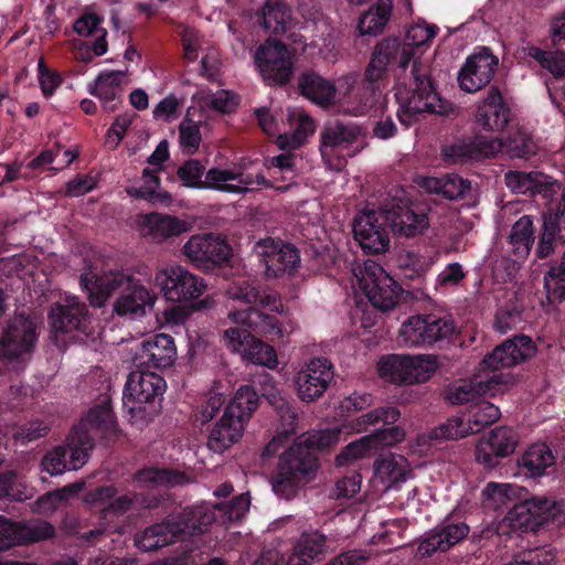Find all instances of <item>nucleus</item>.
Here are the masks:
<instances>
[{
  "instance_id": "nucleus-44",
  "label": "nucleus",
  "mask_w": 565,
  "mask_h": 565,
  "mask_svg": "<svg viewBox=\"0 0 565 565\" xmlns=\"http://www.w3.org/2000/svg\"><path fill=\"white\" fill-rule=\"evenodd\" d=\"M288 121L292 132L280 135L278 146L281 149H298L315 132L313 119L303 111L294 110L288 114Z\"/></svg>"
},
{
  "instance_id": "nucleus-2",
  "label": "nucleus",
  "mask_w": 565,
  "mask_h": 565,
  "mask_svg": "<svg viewBox=\"0 0 565 565\" xmlns=\"http://www.w3.org/2000/svg\"><path fill=\"white\" fill-rule=\"evenodd\" d=\"M79 282L87 291L93 307H103L115 291L120 290L114 303V310L118 316H143L146 307L154 302L146 287L119 270H109L102 275L94 271L85 273L81 275Z\"/></svg>"
},
{
  "instance_id": "nucleus-30",
  "label": "nucleus",
  "mask_w": 565,
  "mask_h": 565,
  "mask_svg": "<svg viewBox=\"0 0 565 565\" xmlns=\"http://www.w3.org/2000/svg\"><path fill=\"white\" fill-rule=\"evenodd\" d=\"M556 463V456L551 446L544 441L529 445L516 458V472L519 477L537 479L550 473Z\"/></svg>"
},
{
  "instance_id": "nucleus-3",
  "label": "nucleus",
  "mask_w": 565,
  "mask_h": 565,
  "mask_svg": "<svg viewBox=\"0 0 565 565\" xmlns=\"http://www.w3.org/2000/svg\"><path fill=\"white\" fill-rule=\"evenodd\" d=\"M153 284L167 301L178 303L164 310L168 323H183L191 312L206 305V300H199L206 284L183 266L172 265L160 269L156 273Z\"/></svg>"
},
{
  "instance_id": "nucleus-63",
  "label": "nucleus",
  "mask_w": 565,
  "mask_h": 565,
  "mask_svg": "<svg viewBox=\"0 0 565 565\" xmlns=\"http://www.w3.org/2000/svg\"><path fill=\"white\" fill-rule=\"evenodd\" d=\"M399 267L404 279L423 278L430 267V263L418 255L407 253L405 258L401 259Z\"/></svg>"
},
{
  "instance_id": "nucleus-16",
  "label": "nucleus",
  "mask_w": 565,
  "mask_h": 565,
  "mask_svg": "<svg viewBox=\"0 0 565 565\" xmlns=\"http://www.w3.org/2000/svg\"><path fill=\"white\" fill-rule=\"evenodd\" d=\"M254 60L267 85H286L294 75V61L289 46L281 41L267 40L256 49Z\"/></svg>"
},
{
  "instance_id": "nucleus-12",
  "label": "nucleus",
  "mask_w": 565,
  "mask_h": 565,
  "mask_svg": "<svg viewBox=\"0 0 565 565\" xmlns=\"http://www.w3.org/2000/svg\"><path fill=\"white\" fill-rule=\"evenodd\" d=\"M456 333L457 324L449 315H415L402 323L398 340L411 348L433 345L449 342Z\"/></svg>"
},
{
  "instance_id": "nucleus-38",
  "label": "nucleus",
  "mask_w": 565,
  "mask_h": 565,
  "mask_svg": "<svg viewBox=\"0 0 565 565\" xmlns=\"http://www.w3.org/2000/svg\"><path fill=\"white\" fill-rule=\"evenodd\" d=\"M424 188L429 193L441 195L447 200L473 199L471 181L456 173H447L441 177H428L424 180Z\"/></svg>"
},
{
  "instance_id": "nucleus-18",
  "label": "nucleus",
  "mask_w": 565,
  "mask_h": 565,
  "mask_svg": "<svg viewBox=\"0 0 565 565\" xmlns=\"http://www.w3.org/2000/svg\"><path fill=\"white\" fill-rule=\"evenodd\" d=\"M182 252L196 267L205 270L222 266L232 257L226 238L213 233L191 236Z\"/></svg>"
},
{
  "instance_id": "nucleus-28",
  "label": "nucleus",
  "mask_w": 565,
  "mask_h": 565,
  "mask_svg": "<svg viewBox=\"0 0 565 565\" xmlns=\"http://www.w3.org/2000/svg\"><path fill=\"white\" fill-rule=\"evenodd\" d=\"M175 358L174 339L170 334L158 333L142 341L136 362L138 367L159 370L173 365Z\"/></svg>"
},
{
  "instance_id": "nucleus-36",
  "label": "nucleus",
  "mask_w": 565,
  "mask_h": 565,
  "mask_svg": "<svg viewBox=\"0 0 565 565\" xmlns=\"http://www.w3.org/2000/svg\"><path fill=\"white\" fill-rule=\"evenodd\" d=\"M125 75L126 73L121 71L102 72L97 76L95 85L89 88V94L97 97L108 113L116 111L121 103Z\"/></svg>"
},
{
  "instance_id": "nucleus-52",
  "label": "nucleus",
  "mask_w": 565,
  "mask_h": 565,
  "mask_svg": "<svg viewBox=\"0 0 565 565\" xmlns=\"http://www.w3.org/2000/svg\"><path fill=\"white\" fill-rule=\"evenodd\" d=\"M527 55L535 60L543 70H546L553 77H565V52L546 51L537 46H529Z\"/></svg>"
},
{
  "instance_id": "nucleus-49",
  "label": "nucleus",
  "mask_w": 565,
  "mask_h": 565,
  "mask_svg": "<svg viewBox=\"0 0 565 565\" xmlns=\"http://www.w3.org/2000/svg\"><path fill=\"white\" fill-rule=\"evenodd\" d=\"M500 409L492 403L481 398L472 404L466 415L471 434H476L492 425L500 418Z\"/></svg>"
},
{
  "instance_id": "nucleus-48",
  "label": "nucleus",
  "mask_w": 565,
  "mask_h": 565,
  "mask_svg": "<svg viewBox=\"0 0 565 565\" xmlns=\"http://www.w3.org/2000/svg\"><path fill=\"white\" fill-rule=\"evenodd\" d=\"M405 458L403 456H394L392 454L382 456L374 461V473L387 486H393L405 481L406 468Z\"/></svg>"
},
{
  "instance_id": "nucleus-50",
  "label": "nucleus",
  "mask_w": 565,
  "mask_h": 565,
  "mask_svg": "<svg viewBox=\"0 0 565 565\" xmlns=\"http://www.w3.org/2000/svg\"><path fill=\"white\" fill-rule=\"evenodd\" d=\"M548 305L556 307L565 301V253L559 264L552 265L544 275Z\"/></svg>"
},
{
  "instance_id": "nucleus-29",
  "label": "nucleus",
  "mask_w": 565,
  "mask_h": 565,
  "mask_svg": "<svg viewBox=\"0 0 565 565\" xmlns=\"http://www.w3.org/2000/svg\"><path fill=\"white\" fill-rule=\"evenodd\" d=\"M353 234L365 254H382L390 247L387 232L379 224L374 211H365L354 218Z\"/></svg>"
},
{
  "instance_id": "nucleus-51",
  "label": "nucleus",
  "mask_w": 565,
  "mask_h": 565,
  "mask_svg": "<svg viewBox=\"0 0 565 565\" xmlns=\"http://www.w3.org/2000/svg\"><path fill=\"white\" fill-rule=\"evenodd\" d=\"M507 152L512 158L529 160L537 153L539 145L533 135L525 129L519 128L510 134L505 140Z\"/></svg>"
},
{
  "instance_id": "nucleus-47",
  "label": "nucleus",
  "mask_w": 565,
  "mask_h": 565,
  "mask_svg": "<svg viewBox=\"0 0 565 565\" xmlns=\"http://www.w3.org/2000/svg\"><path fill=\"white\" fill-rule=\"evenodd\" d=\"M78 425H85L89 431L90 429H96L105 434L116 433L117 422L110 402L108 399L103 401L100 404L92 407Z\"/></svg>"
},
{
  "instance_id": "nucleus-33",
  "label": "nucleus",
  "mask_w": 565,
  "mask_h": 565,
  "mask_svg": "<svg viewBox=\"0 0 565 565\" xmlns=\"http://www.w3.org/2000/svg\"><path fill=\"white\" fill-rule=\"evenodd\" d=\"M254 383L259 384L262 396L276 411L280 420H282L284 431H292L298 419V413L292 403L281 395L273 375L263 372Z\"/></svg>"
},
{
  "instance_id": "nucleus-8",
  "label": "nucleus",
  "mask_w": 565,
  "mask_h": 565,
  "mask_svg": "<svg viewBox=\"0 0 565 565\" xmlns=\"http://www.w3.org/2000/svg\"><path fill=\"white\" fill-rule=\"evenodd\" d=\"M310 449L297 440L279 455L270 478L273 491L278 497L290 500L316 478L320 459Z\"/></svg>"
},
{
  "instance_id": "nucleus-43",
  "label": "nucleus",
  "mask_w": 565,
  "mask_h": 565,
  "mask_svg": "<svg viewBox=\"0 0 565 565\" xmlns=\"http://www.w3.org/2000/svg\"><path fill=\"white\" fill-rule=\"evenodd\" d=\"M104 19L95 12L83 13L74 22V31L81 36H95L90 50L95 56H102L107 52V31L102 26Z\"/></svg>"
},
{
  "instance_id": "nucleus-7",
  "label": "nucleus",
  "mask_w": 565,
  "mask_h": 565,
  "mask_svg": "<svg viewBox=\"0 0 565 565\" xmlns=\"http://www.w3.org/2000/svg\"><path fill=\"white\" fill-rule=\"evenodd\" d=\"M259 393L253 385H242L223 409L207 438V447L223 454L243 437L246 424L259 406Z\"/></svg>"
},
{
  "instance_id": "nucleus-25",
  "label": "nucleus",
  "mask_w": 565,
  "mask_h": 565,
  "mask_svg": "<svg viewBox=\"0 0 565 565\" xmlns=\"http://www.w3.org/2000/svg\"><path fill=\"white\" fill-rule=\"evenodd\" d=\"M565 245V188L563 199L556 209L550 207L542 216L535 257L545 259L552 256L558 246Z\"/></svg>"
},
{
  "instance_id": "nucleus-55",
  "label": "nucleus",
  "mask_w": 565,
  "mask_h": 565,
  "mask_svg": "<svg viewBox=\"0 0 565 565\" xmlns=\"http://www.w3.org/2000/svg\"><path fill=\"white\" fill-rule=\"evenodd\" d=\"M540 172L509 171L505 173V184L515 193L535 196Z\"/></svg>"
},
{
  "instance_id": "nucleus-4",
  "label": "nucleus",
  "mask_w": 565,
  "mask_h": 565,
  "mask_svg": "<svg viewBox=\"0 0 565 565\" xmlns=\"http://www.w3.org/2000/svg\"><path fill=\"white\" fill-rule=\"evenodd\" d=\"M215 520L213 508L205 503L186 507L179 514L146 527L136 535L135 544L140 551L153 552L185 536L207 532Z\"/></svg>"
},
{
  "instance_id": "nucleus-6",
  "label": "nucleus",
  "mask_w": 565,
  "mask_h": 565,
  "mask_svg": "<svg viewBox=\"0 0 565 565\" xmlns=\"http://www.w3.org/2000/svg\"><path fill=\"white\" fill-rule=\"evenodd\" d=\"M399 417L401 412L395 406H380L359 416L355 419L356 429L366 430L370 426L380 424H382V428L347 445L335 456V465L338 467L349 466L354 460L366 456L372 449L393 446L402 441L405 438V431L395 425Z\"/></svg>"
},
{
  "instance_id": "nucleus-34",
  "label": "nucleus",
  "mask_w": 565,
  "mask_h": 565,
  "mask_svg": "<svg viewBox=\"0 0 565 565\" xmlns=\"http://www.w3.org/2000/svg\"><path fill=\"white\" fill-rule=\"evenodd\" d=\"M380 87L381 83L379 81H370L364 75L358 85L348 88L342 102L344 113L353 116H362L369 113L379 102Z\"/></svg>"
},
{
  "instance_id": "nucleus-11",
  "label": "nucleus",
  "mask_w": 565,
  "mask_h": 565,
  "mask_svg": "<svg viewBox=\"0 0 565 565\" xmlns=\"http://www.w3.org/2000/svg\"><path fill=\"white\" fill-rule=\"evenodd\" d=\"M507 520L513 530L537 532L541 527H561L565 524V500L545 495L525 498L508 512Z\"/></svg>"
},
{
  "instance_id": "nucleus-62",
  "label": "nucleus",
  "mask_w": 565,
  "mask_h": 565,
  "mask_svg": "<svg viewBox=\"0 0 565 565\" xmlns=\"http://www.w3.org/2000/svg\"><path fill=\"white\" fill-rule=\"evenodd\" d=\"M38 73L42 94L45 98H50L62 85L63 78L58 72L49 68L43 58L39 60Z\"/></svg>"
},
{
  "instance_id": "nucleus-21",
  "label": "nucleus",
  "mask_w": 565,
  "mask_h": 565,
  "mask_svg": "<svg viewBox=\"0 0 565 565\" xmlns=\"http://www.w3.org/2000/svg\"><path fill=\"white\" fill-rule=\"evenodd\" d=\"M537 352L533 339L523 333L515 334L498 344L492 352L488 353L482 362L483 370H499L500 367H512L532 359Z\"/></svg>"
},
{
  "instance_id": "nucleus-46",
  "label": "nucleus",
  "mask_w": 565,
  "mask_h": 565,
  "mask_svg": "<svg viewBox=\"0 0 565 565\" xmlns=\"http://www.w3.org/2000/svg\"><path fill=\"white\" fill-rule=\"evenodd\" d=\"M393 10V0H377L359 20L361 34L377 35L388 23Z\"/></svg>"
},
{
  "instance_id": "nucleus-60",
  "label": "nucleus",
  "mask_w": 565,
  "mask_h": 565,
  "mask_svg": "<svg viewBox=\"0 0 565 565\" xmlns=\"http://www.w3.org/2000/svg\"><path fill=\"white\" fill-rule=\"evenodd\" d=\"M225 403L222 394L215 393L201 402L194 412V423L204 426L211 422Z\"/></svg>"
},
{
  "instance_id": "nucleus-54",
  "label": "nucleus",
  "mask_w": 565,
  "mask_h": 565,
  "mask_svg": "<svg viewBox=\"0 0 565 565\" xmlns=\"http://www.w3.org/2000/svg\"><path fill=\"white\" fill-rule=\"evenodd\" d=\"M202 189H212L228 193H243L244 188L241 185L228 184V181H235L238 178V173L228 169L212 168L204 173Z\"/></svg>"
},
{
  "instance_id": "nucleus-45",
  "label": "nucleus",
  "mask_w": 565,
  "mask_h": 565,
  "mask_svg": "<svg viewBox=\"0 0 565 565\" xmlns=\"http://www.w3.org/2000/svg\"><path fill=\"white\" fill-rule=\"evenodd\" d=\"M134 480L140 487H174L186 480L184 472L171 468L149 467L138 470Z\"/></svg>"
},
{
  "instance_id": "nucleus-15",
  "label": "nucleus",
  "mask_w": 565,
  "mask_h": 565,
  "mask_svg": "<svg viewBox=\"0 0 565 565\" xmlns=\"http://www.w3.org/2000/svg\"><path fill=\"white\" fill-rule=\"evenodd\" d=\"M502 146L497 138L472 135L455 138L440 148V157L446 166H471L493 157Z\"/></svg>"
},
{
  "instance_id": "nucleus-22",
  "label": "nucleus",
  "mask_w": 565,
  "mask_h": 565,
  "mask_svg": "<svg viewBox=\"0 0 565 565\" xmlns=\"http://www.w3.org/2000/svg\"><path fill=\"white\" fill-rule=\"evenodd\" d=\"M499 65L489 47L469 55L458 73V84L466 93H476L490 84Z\"/></svg>"
},
{
  "instance_id": "nucleus-5",
  "label": "nucleus",
  "mask_w": 565,
  "mask_h": 565,
  "mask_svg": "<svg viewBox=\"0 0 565 565\" xmlns=\"http://www.w3.org/2000/svg\"><path fill=\"white\" fill-rule=\"evenodd\" d=\"M411 73V83L398 84L395 92L399 105L397 111L399 122L409 127L422 114L449 115L452 111V104L441 98L427 68L414 62Z\"/></svg>"
},
{
  "instance_id": "nucleus-53",
  "label": "nucleus",
  "mask_w": 565,
  "mask_h": 565,
  "mask_svg": "<svg viewBox=\"0 0 565 565\" xmlns=\"http://www.w3.org/2000/svg\"><path fill=\"white\" fill-rule=\"evenodd\" d=\"M17 545H24L49 540L55 536V527L47 521H40L35 524H23L15 522Z\"/></svg>"
},
{
  "instance_id": "nucleus-64",
  "label": "nucleus",
  "mask_w": 565,
  "mask_h": 565,
  "mask_svg": "<svg viewBox=\"0 0 565 565\" xmlns=\"http://www.w3.org/2000/svg\"><path fill=\"white\" fill-rule=\"evenodd\" d=\"M179 140L186 153L192 154L196 152L201 142L200 127L192 121H182L179 126Z\"/></svg>"
},
{
  "instance_id": "nucleus-35",
  "label": "nucleus",
  "mask_w": 565,
  "mask_h": 565,
  "mask_svg": "<svg viewBox=\"0 0 565 565\" xmlns=\"http://www.w3.org/2000/svg\"><path fill=\"white\" fill-rule=\"evenodd\" d=\"M361 136V127L356 124L340 120L329 122L320 134L321 156L326 157L338 149L348 148Z\"/></svg>"
},
{
  "instance_id": "nucleus-19",
  "label": "nucleus",
  "mask_w": 565,
  "mask_h": 565,
  "mask_svg": "<svg viewBox=\"0 0 565 565\" xmlns=\"http://www.w3.org/2000/svg\"><path fill=\"white\" fill-rule=\"evenodd\" d=\"M258 248L267 278L290 277L300 265L299 249L290 243L269 237L259 242Z\"/></svg>"
},
{
  "instance_id": "nucleus-41",
  "label": "nucleus",
  "mask_w": 565,
  "mask_h": 565,
  "mask_svg": "<svg viewBox=\"0 0 565 565\" xmlns=\"http://www.w3.org/2000/svg\"><path fill=\"white\" fill-rule=\"evenodd\" d=\"M257 22L268 33L282 35L291 23V10L280 0H266L257 14Z\"/></svg>"
},
{
  "instance_id": "nucleus-61",
  "label": "nucleus",
  "mask_w": 565,
  "mask_h": 565,
  "mask_svg": "<svg viewBox=\"0 0 565 565\" xmlns=\"http://www.w3.org/2000/svg\"><path fill=\"white\" fill-rule=\"evenodd\" d=\"M522 322V311L516 306L501 307L494 317L493 327L500 333L515 329Z\"/></svg>"
},
{
  "instance_id": "nucleus-23",
  "label": "nucleus",
  "mask_w": 565,
  "mask_h": 565,
  "mask_svg": "<svg viewBox=\"0 0 565 565\" xmlns=\"http://www.w3.org/2000/svg\"><path fill=\"white\" fill-rule=\"evenodd\" d=\"M334 376L333 365L326 358L311 360L297 373L295 385L298 397L306 403L320 398Z\"/></svg>"
},
{
  "instance_id": "nucleus-39",
  "label": "nucleus",
  "mask_w": 565,
  "mask_h": 565,
  "mask_svg": "<svg viewBox=\"0 0 565 565\" xmlns=\"http://www.w3.org/2000/svg\"><path fill=\"white\" fill-rule=\"evenodd\" d=\"M298 89L300 95L323 107L333 103L337 92L334 83L315 71H307L299 76Z\"/></svg>"
},
{
  "instance_id": "nucleus-9",
  "label": "nucleus",
  "mask_w": 565,
  "mask_h": 565,
  "mask_svg": "<svg viewBox=\"0 0 565 565\" xmlns=\"http://www.w3.org/2000/svg\"><path fill=\"white\" fill-rule=\"evenodd\" d=\"M130 372L122 393V406L132 425L142 428L160 412L166 380L147 369Z\"/></svg>"
},
{
  "instance_id": "nucleus-26",
  "label": "nucleus",
  "mask_w": 565,
  "mask_h": 565,
  "mask_svg": "<svg viewBox=\"0 0 565 565\" xmlns=\"http://www.w3.org/2000/svg\"><path fill=\"white\" fill-rule=\"evenodd\" d=\"M55 332L71 333L77 331L89 334L90 316L87 306L75 297H68L63 303L53 307L49 315Z\"/></svg>"
},
{
  "instance_id": "nucleus-31",
  "label": "nucleus",
  "mask_w": 565,
  "mask_h": 565,
  "mask_svg": "<svg viewBox=\"0 0 565 565\" xmlns=\"http://www.w3.org/2000/svg\"><path fill=\"white\" fill-rule=\"evenodd\" d=\"M475 117L477 122L488 131H503L508 127L512 114L498 86H490Z\"/></svg>"
},
{
  "instance_id": "nucleus-20",
  "label": "nucleus",
  "mask_w": 565,
  "mask_h": 565,
  "mask_svg": "<svg viewBox=\"0 0 565 565\" xmlns=\"http://www.w3.org/2000/svg\"><path fill=\"white\" fill-rule=\"evenodd\" d=\"M520 443L518 431L508 426L493 428L488 438L481 439L475 448L476 461L492 470L500 465V459L512 455Z\"/></svg>"
},
{
  "instance_id": "nucleus-58",
  "label": "nucleus",
  "mask_w": 565,
  "mask_h": 565,
  "mask_svg": "<svg viewBox=\"0 0 565 565\" xmlns=\"http://www.w3.org/2000/svg\"><path fill=\"white\" fill-rule=\"evenodd\" d=\"M555 555L552 550L546 547H536L519 552L512 562L507 565H552Z\"/></svg>"
},
{
  "instance_id": "nucleus-42",
  "label": "nucleus",
  "mask_w": 565,
  "mask_h": 565,
  "mask_svg": "<svg viewBox=\"0 0 565 565\" xmlns=\"http://www.w3.org/2000/svg\"><path fill=\"white\" fill-rule=\"evenodd\" d=\"M535 242V228L530 215L521 216L511 227L508 244L515 262L530 255Z\"/></svg>"
},
{
  "instance_id": "nucleus-27",
  "label": "nucleus",
  "mask_w": 565,
  "mask_h": 565,
  "mask_svg": "<svg viewBox=\"0 0 565 565\" xmlns=\"http://www.w3.org/2000/svg\"><path fill=\"white\" fill-rule=\"evenodd\" d=\"M470 527L465 522L444 521L426 533L417 547V555L429 557L436 552H447L468 536Z\"/></svg>"
},
{
  "instance_id": "nucleus-57",
  "label": "nucleus",
  "mask_w": 565,
  "mask_h": 565,
  "mask_svg": "<svg viewBox=\"0 0 565 565\" xmlns=\"http://www.w3.org/2000/svg\"><path fill=\"white\" fill-rule=\"evenodd\" d=\"M66 457L67 450L64 446L54 447L42 458V470L51 476L62 475L64 471L70 470Z\"/></svg>"
},
{
  "instance_id": "nucleus-56",
  "label": "nucleus",
  "mask_w": 565,
  "mask_h": 565,
  "mask_svg": "<svg viewBox=\"0 0 565 565\" xmlns=\"http://www.w3.org/2000/svg\"><path fill=\"white\" fill-rule=\"evenodd\" d=\"M205 167L196 159L185 160L177 170L183 186L202 190Z\"/></svg>"
},
{
  "instance_id": "nucleus-24",
  "label": "nucleus",
  "mask_w": 565,
  "mask_h": 565,
  "mask_svg": "<svg viewBox=\"0 0 565 565\" xmlns=\"http://www.w3.org/2000/svg\"><path fill=\"white\" fill-rule=\"evenodd\" d=\"M136 225L140 236L154 244H162L190 230L186 221L160 212L139 213Z\"/></svg>"
},
{
  "instance_id": "nucleus-17",
  "label": "nucleus",
  "mask_w": 565,
  "mask_h": 565,
  "mask_svg": "<svg viewBox=\"0 0 565 565\" xmlns=\"http://www.w3.org/2000/svg\"><path fill=\"white\" fill-rule=\"evenodd\" d=\"M413 57L409 44H403L398 38H384L373 49L370 62L364 71L370 81L383 82L390 72L399 67L405 70Z\"/></svg>"
},
{
  "instance_id": "nucleus-37",
  "label": "nucleus",
  "mask_w": 565,
  "mask_h": 565,
  "mask_svg": "<svg viewBox=\"0 0 565 565\" xmlns=\"http://www.w3.org/2000/svg\"><path fill=\"white\" fill-rule=\"evenodd\" d=\"M327 553V536L318 530L306 531L294 547L287 565H310L320 562Z\"/></svg>"
},
{
  "instance_id": "nucleus-40",
  "label": "nucleus",
  "mask_w": 565,
  "mask_h": 565,
  "mask_svg": "<svg viewBox=\"0 0 565 565\" xmlns=\"http://www.w3.org/2000/svg\"><path fill=\"white\" fill-rule=\"evenodd\" d=\"M95 447L92 433L85 425H75L66 438L67 462L70 470H78L89 459Z\"/></svg>"
},
{
  "instance_id": "nucleus-10",
  "label": "nucleus",
  "mask_w": 565,
  "mask_h": 565,
  "mask_svg": "<svg viewBox=\"0 0 565 565\" xmlns=\"http://www.w3.org/2000/svg\"><path fill=\"white\" fill-rule=\"evenodd\" d=\"M38 339L36 322L24 313L15 315L0 337V369L23 370L35 351Z\"/></svg>"
},
{
  "instance_id": "nucleus-1",
  "label": "nucleus",
  "mask_w": 565,
  "mask_h": 565,
  "mask_svg": "<svg viewBox=\"0 0 565 565\" xmlns=\"http://www.w3.org/2000/svg\"><path fill=\"white\" fill-rule=\"evenodd\" d=\"M226 295L248 306L228 312V319L237 327L224 331L227 348L247 362L275 369L278 363L275 349L252 332L270 340L282 337V324L275 316L285 313L280 294L257 279L241 278L227 286Z\"/></svg>"
},
{
  "instance_id": "nucleus-14",
  "label": "nucleus",
  "mask_w": 565,
  "mask_h": 565,
  "mask_svg": "<svg viewBox=\"0 0 565 565\" xmlns=\"http://www.w3.org/2000/svg\"><path fill=\"white\" fill-rule=\"evenodd\" d=\"M381 213L397 238L420 236L429 227L428 209L418 202L393 199L381 210Z\"/></svg>"
},
{
  "instance_id": "nucleus-59",
  "label": "nucleus",
  "mask_w": 565,
  "mask_h": 565,
  "mask_svg": "<svg viewBox=\"0 0 565 565\" xmlns=\"http://www.w3.org/2000/svg\"><path fill=\"white\" fill-rule=\"evenodd\" d=\"M471 434L466 416H452L435 429L436 438L459 439Z\"/></svg>"
},
{
  "instance_id": "nucleus-13",
  "label": "nucleus",
  "mask_w": 565,
  "mask_h": 565,
  "mask_svg": "<svg viewBox=\"0 0 565 565\" xmlns=\"http://www.w3.org/2000/svg\"><path fill=\"white\" fill-rule=\"evenodd\" d=\"M437 369V358L430 354H388L377 363L380 376L399 385L425 382Z\"/></svg>"
},
{
  "instance_id": "nucleus-32",
  "label": "nucleus",
  "mask_w": 565,
  "mask_h": 565,
  "mask_svg": "<svg viewBox=\"0 0 565 565\" xmlns=\"http://www.w3.org/2000/svg\"><path fill=\"white\" fill-rule=\"evenodd\" d=\"M379 271V275L373 274L365 280L363 288L370 302L375 308L386 311L397 305L403 288L382 267Z\"/></svg>"
}]
</instances>
